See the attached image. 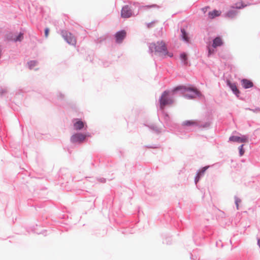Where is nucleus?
Here are the masks:
<instances>
[{
	"label": "nucleus",
	"mask_w": 260,
	"mask_h": 260,
	"mask_svg": "<svg viewBox=\"0 0 260 260\" xmlns=\"http://www.w3.org/2000/svg\"><path fill=\"white\" fill-rule=\"evenodd\" d=\"M149 51L151 53L155 51V53L162 54L163 55L168 56L170 58L173 56V54L168 50L165 43L163 41L150 43Z\"/></svg>",
	"instance_id": "7ed1b4c3"
},
{
	"label": "nucleus",
	"mask_w": 260,
	"mask_h": 260,
	"mask_svg": "<svg viewBox=\"0 0 260 260\" xmlns=\"http://www.w3.org/2000/svg\"><path fill=\"white\" fill-rule=\"evenodd\" d=\"M173 212L172 211H169L168 212H166L163 214V217L161 220H163L164 222L167 223L169 224H173L174 226H176L177 228L181 229L183 226V221L180 220V221L181 224H180L178 221L176 222L174 219V217L173 216Z\"/></svg>",
	"instance_id": "0eeeda50"
},
{
	"label": "nucleus",
	"mask_w": 260,
	"mask_h": 260,
	"mask_svg": "<svg viewBox=\"0 0 260 260\" xmlns=\"http://www.w3.org/2000/svg\"><path fill=\"white\" fill-rule=\"evenodd\" d=\"M162 243L167 245H170L172 243V237L169 236L164 235L163 237Z\"/></svg>",
	"instance_id": "c85d7f7f"
},
{
	"label": "nucleus",
	"mask_w": 260,
	"mask_h": 260,
	"mask_svg": "<svg viewBox=\"0 0 260 260\" xmlns=\"http://www.w3.org/2000/svg\"><path fill=\"white\" fill-rule=\"evenodd\" d=\"M212 45L213 48H217L222 46L224 45V42L222 37L220 35H217L213 38Z\"/></svg>",
	"instance_id": "f3484780"
},
{
	"label": "nucleus",
	"mask_w": 260,
	"mask_h": 260,
	"mask_svg": "<svg viewBox=\"0 0 260 260\" xmlns=\"http://www.w3.org/2000/svg\"><path fill=\"white\" fill-rule=\"evenodd\" d=\"M181 39L184 42L188 43L190 42V38L188 35V33L186 31V29L184 27H181L180 28Z\"/></svg>",
	"instance_id": "4be33fe9"
},
{
	"label": "nucleus",
	"mask_w": 260,
	"mask_h": 260,
	"mask_svg": "<svg viewBox=\"0 0 260 260\" xmlns=\"http://www.w3.org/2000/svg\"><path fill=\"white\" fill-rule=\"evenodd\" d=\"M173 92L174 93H183L185 92H188V93L183 94V97L186 99L192 100L196 98H199L201 99H205V97L200 91L196 89L192 85H186L180 84L173 87Z\"/></svg>",
	"instance_id": "f257e3e1"
},
{
	"label": "nucleus",
	"mask_w": 260,
	"mask_h": 260,
	"mask_svg": "<svg viewBox=\"0 0 260 260\" xmlns=\"http://www.w3.org/2000/svg\"><path fill=\"white\" fill-rule=\"evenodd\" d=\"M201 178H200L199 176H197L196 175L195 177H194V183L196 184H197V183H198L200 180H201Z\"/></svg>",
	"instance_id": "37998d69"
},
{
	"label": "nucleus",
	"mask_w": 260,
	"mask_h": 260,
	"mask_svg": "<svg viewBox=\"0 0 260 260\" xmlns=\"http://www.w3.org/2000/svg\"><path fill=\"white\" fill-rule=\"evenodd\" d=\"M212 235V232L209 231L208 226H205L202 231L199 234L194 232L193 239L197 245H201L204 244L202 240L208 241L210 240V237Z\"/></svg>",
	"instance_id": "20e7f679"
},
{
	"label": "nucleus",
	"mask_w": 260,
	"mask_h": 260,
	"mask_svg": "<svg viewBox=\"0 0 260 260\" xmlns=\"http://www.w3.org/2000/svg\"><path fill=\"white\" fill-rule=\"evenodd\" d=\"M221 14V11L216 9H214L211 11H209L208 13V17L210 19L215 18L216 17L219 16Z\"/></svg>",
	"instance_id": "a878e982"
},
{
	"label": "nucleus",
	"mask_w": 260,
	"mask_h": 260,
	"mask_svg": "<svg viewBox=\"0 0 260 260\" xmlns=\"http://www.w3.org/2000/svg\"><path fill=\"white\" fill-rule=\"evenodd\" d=\"M128 3L130 5L129 8H133L134 11H136L135 9L137 8H138V10H139V11L140 9H143L146 10V9L152 8H155L157 6L155 4L141 6L139 3L135 2H128Z\"/></svg>",
	"instance_id": "4468645a"
},
{
	"label": "nucleus",
	"mask_w": 260,
	"mask_h": 260,
	"mask_svg": "<svg viewBox=\"0 0 260 260\" xmlns=\"http://www.w3.org/2000/svg\"><path fill=\"white\" fill-rule=\"evenodd\" d=\"M249 141V137L246 135L240 134V136L231 135L229 139V142H237V143H247Z\"/></svg>",
	"instance_id": "9b49d317"
},
{
	"label": "nucleus",
	"mask_w": 260,
	"mask_h": 260,
	"mask_svg": "<svg viewBox=\"0 0 260 260\" xmlns=\"http://www.w3.org/2000/svg\"><path fill=\"white\" fill-rule=\"evenodd\" d=\"M95 194L91 193L89 192H86L84 194V201L88 202H90L93 207L94 206V202L95 201Z\"/></svg>",
	"instance_id": "aec40b11"
},
{
	"label": "nucleus",
	"mask_w": 260,
	"mask_h": 260,
	"mask_svg": "<svg viewBox=\"0 0 260 260\" xmlns=\"http://www.w3.org/2000/svg\"><path fill=\"white\" fill-rule=\"evenodd\" d=\"M241 84L244 89H248L254 86L253 82L251 80L246 78L242 79Z\"/></svg>",
	"instance_id": "412c9836"
},
{
	"label": "nucleus",
	"mask_w": 260,
	"mask_h": 260,
	"mask_svg": "<svg viewBox=\"0 0 260 260\" xmlns=\"http://www.w3.org/2000/svg\"><path fill=\"white\" fill-rule=\"evenodd\" d=\"M208 8H209V6H207V7H205V8H203V9H202V10H203V11L205 12V10H206H206H207V9H208Z\"/></svg>",
	"instance_id": "09e8293b"
},
{
	"label": "nucleus",
	"mask_w": 260,
	"mask_h": 260,
	"mask_svg": "<svg viewBox=\"0 0 260 260\" xmlns=\"http://www.w3.org/2000/svg\"><path fill=\"white\" fill-rule=\"evenodd\" d=\"M70 142L74 144H81L85 142L82 133L76 132L73 134L70 138Z\"/></svg>",
	"instance_id": "f8f14e48"
},
{
	"label": "nucleus",
	"mask_w": 260,
	"mask_h": 260,
	"mask_svg": "<svg viewBox=\"0 0 260 260\" xmlns=\"http://www.w3.org/2000/svg\"><path fill=\"white\" fill-rule=\"evenodd\" d=\"M158 115L164 119L167 125H169L170 123V117L169 114L165 111V109L159 110V111H158Z\"/></svg>",
	"instance_id": "6ab92c4d"
},
{
	"label": "nucleus",
	"mask_w": 260,
	"mask_h": 260,
	"mask_svg": "<svg viewBox=\"0 0 260 260\" xmlns=\"http://www.w3.org/2000/svg\"><path fill=\"white\" fill-rule=\"evenodd\" d=\"M226 84L237 97H239L240 96L241 92L237 88L236 82H232L230 80H227L226 81Z\"/></svg>",
	"instance_id": "2eb2a0df"
},
{
	"label": "nucleus",
	"mask_w": 260,
	"mask_h": 260,
	"mask_svg": "<svg viewBox=\"0 0 260 260\" xmlns=\"http://www.w3.org/2000/svg\"><path fill=\"white\" fill-rule=\"evenodd\" d=\"M50 32V29L48 27H46L44 29V36L46 38H47Z\"/></svg>",
	"instance_id": "4c0bfd02"
},
{
	"label": "nucleus",
	"mask_w": 260,
	"mask_h": 260,
	"mask_svg": "<svg viewBox=\"0 0 260 260\" xmlns=\"http://www.w3.org/2000/svg\"><path fill=\"white\" fill-rule=\"evenodd\" d=\"M249 5H250L249 3L246 4L243 1L237 2L231 7L232 9H230L224 13L223 17L231 19H234L238 13V9H243Z\"/></svg>",
	"instance_id": "39448f33"
},
{
	"label": "nucleus",
	"mask_w": 260,
	"mask_h": 260,
	"mask_svg": "<svg viewBox=\"0 0 260 260\" xmlns=\"http://www.w3.org/2000/svg\"><path fill=\"white\" fill-rule=\"evenodd\" d=\"M149 128L153 130V131H155L156 133H159L160 132V131L158 130V129L157 128V126H155V125H151L150 126H149Z\"/></svg>",
	"instance_id": "e433bc0d"
},
{
	"label": "nucleus",
	"mask_w": 260,
	"mask_h": 260,
	"mask_svg": "<svg viewBox=\"0 0 260 260\" xmlns=\"http://www.w3.org/2000/svg\"><path fill=\"white\" fill-rule=\"evenodd\" d=\"M173 88L171 89H167L164 91L159 98L156 107L157 111L165 109L167 106L173 104L174 102L173 96L177 93L173 92Z\"/></svg>",
	"instance_id": "f03ea898"
},
{
	"label": "nucleus",
	"mask_w": 260,
	"mask_h": 260,
	"mask_svg": "<svg viewBox=\"0 0 260 260\" xmlns=\"http://www.w3.org/2000/svg\"><path fill=\"white\" fill-rule=\"evenodd\" d=\"M84 132L82 133V135L84 136V141H86L87 139L86 138H90L91 137V134L86 131H84Z\"/></svg>",
	"instance_id": "72a5a7b5"
},
{
	"label": "nucleus",
	"mask_w": 260,
	"mask_h": 260,
	"mask_svg": "<svg viewBox=\"0 0 260 260\" xmlns=\"http://www.w3.org/2000/svg\"><path fill=\"white\" fill-rule=\"evenodd\" d=\"M256 240H257V244L260 248V238H258V237H257Z\"/></svg>",
	"instance_id": "49530a36"
},
{
	"label": "nucleus",
	"mask_w": 260,
	"mask_h": 260,
	"mask_svg": "<svg viewBox=\"0 0 260 260\" xmlns=\"http://www.w3.org/2000/svg\"><path fill=\"white\" fill-rule=\"evenodd\" d=\"M8 92V90L7 87L3 88L0 87V97L3 98L6 96Z\"/></svg>",
	"instance_id": "7c9ffc66"
},
{
	"label": "nucleus",
	"mask_w": 260,
	"mask_h": 260,
	"mask_svg": "<svg viewBox=\"0 0 260 260\" xmlns=\"http://www.w3.org/2000/svg\"><path fill=\"white\" fill-rule=\"evenodd\" d=\"M197 120H187L185 121H184L182 123V125L184 126H197Z\"/></svg>",
	"instance_id": "bb28decb"
},
{
	"label": "nucleus",
	"mask_w": 260,
	"mask_h": 260,
	"mask_svg": "<svg viewBox=\"0 0 260 260\" xmlns=\"http://www.w3.org/2000/svg\"><path fill=\"white\" fill-rule=\"evenodd\" d=\"M35 232H36L37 234H43L44 235V236H46L47 235V230H43L42 231H41V232H37V231H35Z\"/></svg>",
	"instance_id": "79ce46f5"
},
{
	"label": "nucleus",
	"mask_w": 260,
	"mask_h": 260,
	"mask_svg": "<svg viewBox=\"0 0 260 260\" xmlns=\"http://www.w3.org/2000/svg\"><path fill=\"white\" fill-rule=\"evenodd\" d=\"M105 40V38L100 37V38H99L95 40L94 42H95V43L96 44H99V43H101L102 42H103Z\"/></svg>",
	"instance_id": "c9c22d12"
},
{
	"label": "nucleus",
	"mask_w": 260,
	"mask_h": 260,
	"mask_svg": "<svg viewBox=\"0 0 260 260\" xmlns=\"http://www.w3.org/2000/svg\"><path fill=\"white\" fill-rule=\"evenodd\" d=\"M139 14V10L134 11L133 8H129L128 5H124L122 7L120 16L124 19L129 18L133 16H136Z\"/></svg>",
	"instance_id": "1a4fd4ad"
},
{
	"label": "nucleus",
	"mask_w": 260,
	"mask_h": 260,
	"mask_svg": "<svg viewBox=\"0 0 260 260\" xmlns=\"http://www.w3.org/2000/svg\"><path fill=\"white\" fill-rule=\"evenodd\" d=\"M7 38L9 41L14 42V34H10L7 36Z\"/></svg>",
	"instance_id": "ea45409f"
},
{
	"label": "nucleus",
	"mask_w": 260,
	"mask_h": 260,
	"mask_svg": "<svg viewBox=\"0 0 260 260\" xmlns=\"http://www.w3.org/2000/svg\"><path fill=\"white\" fill-rule=\"evenodd\" d=\"M247 109L250 110V111H251L255 113H258V112H259L260 111V108H259V107H256V108H254V109L249 108Z\"/></svg>",
	"instance_id": "58836bf2"
},
{
	"label": "nucleus",
	"mask_w": 260,
	"mask_h": 260,
	"mask_svg": "<svg viewBox=\"0 0 260 260\" xmlns=\"http://www.w3.org/2000/svg\"><path fill=\"white\" fill-rule=\"evenodd\" d=\"M98 180L101 183H105L106 182V179L103 177L98 178Z\"/></svg>",
	"instance_id": "c03bdc74"
},
{
	"label": "nucleus",
	"mask_w": 260,
	"mask_h": 260,
	"mask_svg": "<svg viewBox=\"0 0 260 260\" xmlns=\"http://www.w3.org/2000/svg\"><path fill=\"white\" fill-rule=\"evenodd\" d=\"M179 57L183 65L188 66L189 64L188 55L186 52L180 53Z\"/></svg>",
	"instance_id": "393cba45"
},
{
	"label": "nucleus",
	"mask_w": 260,
	"mask_h": 260,
	"mask_svg": "<svg viewBox=\"0 0 260 260\" xmlns=\"http://www.w3.org/2000/svg\"><path fill=\"white\" fill-rule=\"evenodd\" d=\"M38 61L36 60H31L27 62V65L29 69L32 70L34 67L37 66Z\"/></svg>",
	"instance_id": "c756f323"
},
{
	"label": "nucleus",
	"mask_w": 260,
	"mask_h": 260,
	"mask_svg": "<svg viewBox=\"0 0 260 260\" xmlns=\"http://www.w3.org/2000/svg\"><path fill=\"white\" fill-rule=\"evenodd\" d=\"M212 119L210 117H208L207 121L203 124H200V121L198 120L197 126L199 128L208 129L212 124Z\"/></svg>",
	"instance_id": "5701e85b"
},
{
	"label": "nucleus",
	"mask_w": 260,
	"mask_h": 260,
	"mask_svg": "<svg viewBox=\"0 0 260 260\" xmlns=\"http://www.w3.org/2000/svg\"><path fill=\"white\" fill-rule=\"evenodd\" d=\"M61 34L62 38L67 43L71 45H75L76 44V39L71 32L67 30H62Z\"/></svg>",
	"instance_id": "ddd939ff"
},
{
	"label": "nucleus",
	"mask_w": 260,
	"mask_h": 260,
	"mask_svg": "<svg viewBox=\"0 0 260 260\" xmlns=\"http://www.w3.org/2000/svg\"><path fill=\"white\" fill-rule=\"evenodd\" d=\"M65 216H66L65 215H63V218H65Z\"/></svg>",
	"instance_id": "8fccbe9b"
},
{
	"label": "nucleus",
	"mask_w": 260,
	"mask_h": 260,
	"mask_svg": "<svg viewBox=\"0 0 260 260\" xmlns=\"http://www.w3.org/2000/svg\"><path fill=\"white\" fill-rule=\"evenodd\" d=\"M57 98L61 102L60 106L63 107H70L73 109H76L75 104L71 102H67L65 99L64 94L61 92L59 91L57 92Z\"/></svg>",
	"instance_id": "9d476101"
},
{
	"label": "nucleus",
	"mask_w": 260,
	"mask_h": 260,
	"mask_svg": "<svg viewBox=\"0 0 260 260\" xmlns=\"http://www.w3.org/2000/svg\"><path fill=\"white\" fill-rule=\"evenodd\" d=\"M207 56L210 57L216 52V48H213L212 45L208 44L207 46Z\"/></svg>",
	"instance_id": "cd10ccee"
},
{
	"label": "nucleus",
	"mask_w": 260,
	"mask_h": 260,
	"mask_svg": "<svg viewBox=\"0 0 260 260\" xmlns=\"http://www.w3.org/2000/svg\"><path fill=\"white\" fill-rule=\"evenodd\" d=\"M190 259L191 260H199V258H198V256L196 255V254H193L192 253H190Z\"/></svg>",
	"instance_id": "a19ab883"
},
{
	"label": "nucleus",
	"mask_w": 260,
	"mask_h": 260,
	"mask_svg": "<svg viewBox=\"0 0 260 260\" xmlns=\"http://www.w3.org/2000/svg\"><path fill=\"white\" fill-rule=\"evenodd\" d=\"M139 222V219L137 215L132 216L131 219L122 225L124 230L121 231L123 234H133L135 232L134 228L135 225Z\"/></svg>",
	"instance_id": "423d86ee"
},
{
	"label": "nucleus",
	"mask_w": 260,
	"mask_h": 260,
	"mask_svg": "<svg viewBox=\"0 0 260 260\" xmlns=\"http://www.w3.org/2000/svg\"><path fill=\"white\" fill-rule=\"evenodd\" d=\"M86 60H89L90 61H92V58L91 57V56H90L89 55H88V56L86 57Z\"/></svg>",
	"instance_id": "de8ad7c7"
},
{
	"label": "nucleus",
	"mask_w": 260,
	"mask_h": 260,
	"mask_svg": "<svg viewBox=\"0 0 260 260\" xmlns=\"http://www.w3.org/2000/svg\"><path fill=\"white\" fill-rule=\"evenodd\" d=\"M73 129L77 132L79 131H86L87 130V124L85 120L81 118H74L72 120Z\"/></svg>",
	"instance_id": "6e6552de"
},
{
	"label": "nucleus",
	"mask_w": 260,
	"mask_h": 260,
	"mask_svg": "<svg viewBox=\"0 0 260 260\" xmlns=\"http://www.w3.org/2000/svg\"><path fill=\"white\" fill-rule=\"evenodd\" d=\"M218 164V163H215L211 165H206L204 167H202L198 170H197L196 175L202 178L204 176L205 172L208 169L216 166Z\"/></svg>",
	"instance_id": "a211bd4d"
},
{
	"label": "nucleus",
	"mask_w": 260,
	"mask_h": 260,
	"mask_svg": "<svg viewBox=\"0 0 260 260\" xmlns=\"http://www.w3.org/2000/svg\"><path fill=\"white\" fill-rule=\"evenodd\" d=\"M126 37V32L124 29L117 31L114 35L115 42L117 44H121Z\"/></svg>",
	"instance_id": "dca6fc26"
},
{
	"label": "nucleus",
	"mask_w": 260,
	"mask_h": 260,
	"mask_svg": "<svg viewBox=\"0 0 260 260\" xmlns=\"http://www.w3.org/2000/svg\"><path fill=\"white\" fill-rule=\"evenodd\" d=\"M244 144H242L238 147V150H239V154L240 156H242L244 155L245 153V149L244 148Z\"/></svg>",
	"instance_id": "2f4dec72"
},
{
	"label": "nucleus",
	"mask_w": 260,
	"mask_h": 260,
	"mask_svg": "<svg viewBox=\"0 0 260 260\" xmlns=\"http://www.w3.org/2000/svg\"><path fill=\"white\" fill-rule=\"evenodd\" d=\"M241 202V200L240 199L238 198L237 197H235V204L236 206V208L237 210H239V204Z\"/></svg>",
	"instance_id": "f704fd0d"
},
{
	"label": "nucleus",
	"mask_w": 260,
	"mask_h": 260,
	"mask_svg": "<svg viewBox=\"0 0 260 260\" xmlns=\"http://www.w3.org/2000/svg\"><path fill=\"white\" fill-rule=\"evenodd\" d=\"M154 23V21H152L151 22L147 23V27L148 28L152 27Z\"/></svg>",
	"instance_id": "a18cd8bd"
},
{
	"label": "nucleus",
	"mask_w": 260,
	"mask_h": 260,
	"mask_svg": "<svg viewBox=\"0 0 260 260\" xmlns=\"http://www.w3.org/2000/svg\"><path fill=\"white\" fill-rule=\"evenodd\" d=\"M144 147L147 148L158 149L160 148V146L159 144H153L145 145Z\"/></svg>",
	"instance_id": "473e14b6"
},
{
	"label": "nucleus",
	"mask_w": 260,
	"mask_h": 260,
	"mask_svg": "<svg viewBox=\"0 0 260 260\" xmlns=\"http://www.w3.org/2000/svg\"><path fill=\"white\" fill-rule=\"evenodd\" d=\"M21 31L19 32H16L14 34V42H21L24 39V30L22 28H20Z\"/></svg>",
	"instance_id": "b1692460"
}]
</instances>
